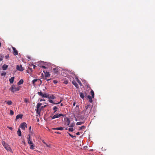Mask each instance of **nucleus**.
<instances>
[{"label": "nucleus", "mask_w": 155, "mask_h": 155, "mask_svg": "<svg viewBox=\"0 0 155 155\" xmlns=\"http://www.w3.org/2000/svg\"><path fill=\"white\" fill-rule=\"evenodd\" d=\"M62 101V100H61L60 102H59L58 103H56V104H60Z\"/></svg>", "instance_id": "obj_42"}, {"label": "nucleus", "mask_w": 155, "mask_h": 155, "mask_svg": "<svg viewBox=\"0 0 155 155\" xmlns=\"http://www.w3.org/2000/svg\"><path fill=\"white\" fill-rule=\"evenodd\" d=\"M16 69L17 70L20 71H23L24 70V68L22 67L21 65H17V66Z\"/></svg>", "instance_id": "obj_5"}, {"label": "nucleus", "mask_w": 155, "mask_h": 155, "mask_svg": "<svg viewBox=\"0 0 155 155\" xmlns=\"http://www.w3.org/2000/svg\"><path fill=\"white\" fill-rule=\"evenodd\" d=\"M78 82L79 83V84L81 85V82H80V81L79 80H78Z\"/></svg>", "instance_id": "obj_44"}, {"label": "nucleus", "mask_w": 155, "mask_h": 155, "mask_svg": "<svg viewBox=\"0 0 155 155\" xmlns=\"http://www.w3.org/2000/svg\"><path fill=\"white\" fill-rule=\"evenodd\" d=\"M20 86L12 85L10 89L11 91L12 92H15L18 91L20 89Z\"/></svg>", "instance_id": "obj_2"}, {"label": "nucleus", "mask_w": 155, "mask_h": 155, "mask_svg": "<svg viewBox=\"0 0 155 155\" xmlns=\"http://www.w3.org/2000/svg\"><path fill=\"white\" fill-rule=\"evenodd\" d=\"M23 115L22 114H18L16 116V119H18L19 118H22Z\"/></svg>", "instance_id": "obj_12"}, {"label": "nucleus", "mask_w": 155, "mask_h": 155, "mask_svg": "<svg viewBox=\"0 0 155 155\" xmlns=\"http://www.w3.org/2000/svg\"><path fill=\"white\" fill-rule=\"evenodd\" d=\"M91 93L92 96V98H94V93L93 90H91Z\"/></svg>", "instance_id": "obj_23"}, {"label": "nucleus", "mask_w": 155, "mask_h": 155, "mask_svg": "<svg viewBox=\"0 0 155 155\" xmlns=\"http://www.w3.org/2000/svg\"><path fill=\"white\" fill-rule=\"evenodd\" d=\"M31 129V127H30L29 128V130H30Z\"/></svg>", "instance_id": "obj_58"}, {"label": "nucleus", "mask_w": 155, "mask_h": 155, "mask_svg": "<svg viewBox=\"0 0 155 155\" xmlns=\"http://www.w3.org/2000/svg\"><path fill=\"white\" fill-rule=\"evenodd\" d=\"M53 72L55 73H57L58 72V69L56 68H54L53 69Z\"/></svg>", "instance_id": "obj_18"}, {"label": "nucleus", "mask_w": 155, "mask_h": 155, "mask_svg": "<svg viewBox=\"0 0 155 155\" xmlns=\"http://www.w3.org/2000/svg\"><path fill=\"white\" fill-rule=\"evenodd\" d=\"M20 127L23 130H25V128L27 127V124L25 122L21 124Z\"/></svg>", "instance_id": "obj_4"}, {"label": "nucleus", "mask_w": 155, "mask_h": 155, "mask_svg": "<svg viewBox=\"0 0 155 155\" xmlns=\"http://www.w3.org/2000/svg\"><path fill=\"white\" fill-rule=\"evenodd\" d=\"M27 139H28V140H31V139L30 138V134L28 135V137Z\"/></svg>", "instance_id": "obj_41"}, {"label": "nucleus", "mask_w": 155, "mask_h": 155, "mask_svg": "<svg viewBox=\"0 0 155 155\" xmlns=\"http://www.w3.org/2000/svg\"><path fill=\"white\" fill-rule=\"evenodd\" d=\"M46 105H44V106H42L41 107V108H44V107H46Z\"/></svg>", "instance_id": "obj_50"}, {"label": "nucleus", "mask_w": 155, "mask_h": 155, "mask_svg": "<svg viewBox=\"0 0 155 155\" xmlns=\"http://www.w3.org/2000/svg\"><path fill=\"white\" fill-rule=\"evenodd\" d=\"M76 134L77 135H80V133L79 132H78L77 133H76Z\"/></svg>", "instance_id": "obj_52"}, {"label": "nucleus", "mask_w": 155, "mask_h": 155, "mask_svg": "<svg viewBox=\"0 0 155 155\" xmlns=\"http://www.w3.org/2000/svg\"><path fill=\"white\" fill-rule=\"evenodd\" d=\"M74 122L73 123H72L71 124V125L70 126H69L70 127H74Z\"/></svg>", "instance_id": "obj_37"}, {"label": "nucleus", "mask_w": 155, "mask_h": 155, "mask_svg": "<svg viewBox=\"0 0 155 155\" xmlns=\"http://www.w3.org/2000/svg\"><path fill=\"white\" fill-rule=\"evenodd\" d=\"M28 143L30 145L33 143L32 141L31 140H28Z\"/></svg>", "instance_id": "obj_29"}, {"label": "nucleus", "mask_w": 155, "mask_h": 155, "mask_svg": "<svg viewBox=\"0 0 155 155\" xmlns=\"http://www.w3.org/2000/svg\"><path fill=\"white\" fill-rule=\"evenodd\" d=\"M14 78L15 77H12L9 79V81L11 84H12L13 83Z\"/></svg>", "instance_id": "obj_11"}, {"label": "nucleus", "mask_w": 155, "mask_h": 155, "mask_svg": "<svg viewBox=\"0 0 155 155\" xmlns=\"http://www.w3.org/2000/svg\"><path fill=\"white\" fill-rule=\"evenodd\" d=\"M3 58V56H1V57L0 58V62L1 61Z\"/></svg>", "instance_id": "obj_39"}, {"label": "nucleus", "mask_w": 155, "mask_h": 155, "mask_svg": "<svg viewBox=\"0 0 155 155\" xmlns=\"http://www.w3.org/2000/svg\"><path fill=\"white\" fill-rule=\"evenodd\" d=\"M38 94L41 96H42L43 95V94L41 92H38Z\"/></svg>", "instance_id": "obj_33"}, {"label": "nucleus", "mask_w": 155, "mask_h": 155, "mask_svg": "<svg viewBox=\"0 0 155 155\" xmlns=\"http://www.w3.org/2000/svg\"><path fill=\"white\" fill-rule=\"evenodd\" d=\"M42 97H45V98H48V96L47 95V94H43Z\"/></svg>", "instance_id": "obj_22"}, {"label": "nucleus", "mask_w": 155, "mask_h": 155, "mask_svg": "<svg viewBox=\"0 0 155 155\" xmlns=\"http://www.w3.org/2000/svg\"><path fill=\"white\" fill-rule=\"evenodd\" d=\"M38 80V79H35L33 80L32 81V84H33V85L34 86H35V83Z\"/></svg>", "instance_id": "obj_14"}, {"label": "nucleus", "mask_w": 155, "mask_h": 155, "mask_svg": "<svg viewBox=\"0 0 155 155\" xmlns=\"http://www.w3.org/2000/svg\"><path fill=\"white\" fill-rule=\"evenodd\" d=\"M28 101V100L26 98H25L24 100V102L25 103H27Z\"/></svg>", "instance_id": "obj_40"}, {"label": "nucleus", "mask_w": 155, "mask_h": 155, "mask_svg": "<svg viewBox=\"0 0 155 155\" xmlns=\"http://www.w3.org/2000/svg\"><path fill=\"white\" fill-rule=\"evenodd\" d=\"M48 101L49 102L51 103L54 104H56V103H54V102L52 100H51L50 99H49Z\"/></svg>", "instance_id": "obj_30"}, {"label": "nucleus", "mask_w": 155, "mask_h": 155, "mask_svg": "<svg viewBox=\"0 0 155 155\" xmlns=\"http://www.w3.org/2000/svg\"><path fill=\"white\" fill-rule=\"evenodd\" d=\"M6 74V73L5 72H3V73H2L1 74V75L2 76H5Z\"/></svg>", "instance_id": "obj_38"}, {"label": "nucleus", "mask_w": 155, "mask_h": 155, "mask_svg": "<svg viewBox=\"0 0 155 155\" xmlns=\"http://www.w3.org/2000/svg\"><path fill=\"white\" fill-rule=\"evenodd\" d=\"M1 42H0V47H1Z\"/></svg>", "instance_id": "obj_61"}, {"label": "nucleus", "mask_w": 155, "mask_h": 155, "mask_svg": "<svg viewBox=\"0 0 155 155\" xmlns=\"http://www.w3.org/2000/svg\"><path fill=\"white\" fill-rule=\"evenodd\" d=\"M2 145H3V146L4 147L5 146H6L7 145V144H6V143L5 142L3 141H2Z\"/></svg>", "instance_id": "obj_34"}, {"label": "nucleus", "mask_w": 155, "mask_h": 155, "mask_svg": "<svg viewBox=\"0 0 155 155\" xmlns=\"http://www.w3.org/2000/svg\"><path fill=\"white\" fill-rule=\"evenodd\" d=\"M30 148L31 149H34V146L33 144V143L30 144Z\"/></svg>", "instance_id": "obj_24"}, {"label": "nucleus", "mask_w": 155, "mask_h": 155, "mask_svg": "<svg viewBox=\"0 0 155 155\" xmlns=\"http://www.w3.org/2000/svg\"><path fill=\"white\" fill-rule=\"evenodd\" d=\"M42 68H44V69H46V67L45 66H42Z\"/></svg>", "instance_id": "obj_54"}, {"label": "nucleus", "mask_w": 155, "mask_h": 155, "mask_svg": "<svg viewBox=\"0 0 155 155\" xmlns=\"http://www.w3.org/2000/svg\"><path fill=\"white\" fill-rule=\"evenodd\" d=\"M85 128V127L83 126L80 127L79 129L81 130H83Z\"/></svg>", "instance_id": "obj_25"}, {"label": "nucleus", "mask_w": 155, "mask_h": 155, "mask_svg": "<svg viewBox=\"0 0 155 155\" xmlns=\"http://www.w3.org/2000/svg\"><path fill=\"white\" fill-rule=\"evenodd\" d=\"M84 123V122H78L76 123V125H77L83 124Z\"/></svg>", "instance_id": "obj_26"}, {"label": "nucleus", "mask_w": 155, "mask_h": 155, "mask_svg": "<svg viewBox=\"0 0 155 155\" xmlns=\"http://www.w3.org/2000/svg\"><path fill=\"white\" fill-rule=\"evenodd\" d=\"M7 103L8 105H11L12 104V102L11 101H9L7 102Z\"/></svg>", "instance_id": "obj_27"}, {"label": "nucleus", "mask_w": 155, "mask_h": 155, "mask_svg": "<svg viewBox=\"0 0 155 155\" xmlns=\"http://www.w3.org/2000/svg\"><path fill=\"white\" fill-rule=\"evenodd\" d=\"M53 82L54 83H57V81L55 80H54L53 81Z\"/></svg>", "instance_id": "obj_51"}, {"label": "nucleus", "mask_w": 155, "mask_h": 155, "mask_svg": "<svg viewBox=\"0 0 155 155\" xmlns=\"http://www.w3.org/2000/svg\"><path fill=\"white\" fill-rule=\"evenodd\" d=\"M68 130L69 131H71V132H72L74 130L73 128L72 127L69 128Z\"/></svg>", "instance_id": "obj_31"}, {"label": "nucleus", "mask_w": 155, "mask_h": 155, "mask_svg": "<svg viewBox=\"0 0 155 155\" xmlns=\"http://www.w3.org/2000/svg\"><path fill=\"white\" fill-rule=\"evenodd\" d=\"M43 141V143H44L45 144V145H46V144H47V143H46L44 141Z\"/></svg>", "instance_id": "obj_55"}, {"label": "nucleus", "mask_w": 155, "mask_h": 155, "mask_svg": "<svg viewBox=\"0 0 155 155\" xmlns=\"http://www.w3.org/2000/svg\"><path fill=\"white\" fill-rule=\"evenodd\" d=\"M67 125L69 126V124H70V121L68 118H67Z\"/></svg>", "instance_id": "obj_28"}, {"label": "nucleus", "mask_w": 155, "mask_h": 155, "mask_svg": "<svg viewBox=\"0 0 155 155\" xmlns=\"http://www.w3.org/2000/svg\"><path fill=\"white\" fill-rule=\"evenodd\" d=\"M75 103H74V104H73V105L74 106H75Z\"/></svg>", "instance_id": "obj_57"}, {"label": "nucleus", "mask_w": 155, "mask_h": 155, "mask_svg": "<svg viewBox=\"0 0 155 155\" xmlns=\"http://www.w3.org/2000/svg\"><path fill=\"white\" fill-rule=\"evenodd\" d=\"M32 66H33V68L35 69V68L36 67V66L35 65H32Z\"/></svg>", "instance_id": "obj_53"}, {"label": "nucleus", "mask_w": 155, "mask_h": 155, "mask_svg": "<svg viewBox=\"0 0 155 155\" xmlns=\"http://www.w3.org/2000/svg\"><path fill=\"white\" fill-rule=\"evenodd\" d=\"M72 83L76 87H78V85L77 83L76 82H75V81H73L72 82Z\"/></svg>", "instance_id": "obj_19"}, {"label": "nucleus", "mask_w": 155, "mask_h": 155, "mask_svg": "<svg viewBox=\"0 0 155 155\" xmlns=\"http://www.w3.org/2000/svg\"><path fill=\"white\" fill-rule=\"evenodd\" d=\"M80 96L81 98L82 99H83L84 97V96L83 93L82 92H81L80 93Z\"/></svg>", "instance_id": "obj_21"}, {"label": "nucleus", "mask_w": 155, "mask_h": 155, "mask_svg": "<svg viewBox=\"0 0 155 155\" xmlns=\"http://www.w3.org/2000/svg\"><path fill=\"white\" fill-rule=\"evenodd\" d=\"M61 106H63V104H62V103H61Z\"/></svg>", "instance_id": "obj_56"}, {"label": "nucleus", "mask_w": 155, "mask_h": 155, "mask_svg": "<svg viewBox=\"0 0 155 155\" xmlns=\"http://www.w3.org/2000/svg\"><path fill=\"white\" fill-rule=\"evenodd\" d=\"M39 119H38L37 120V121H38V122H39Z\"/></svg>", "instance_id": "obj_60"}, {"label": "nucleus", "mask_w": 155, "mask_h": 155, "mask_svg": "<svg viewBox=\"0 0 155 155\" xmlns=\"http://www.w3.org/2000/svg\"><path fill=\"white\" fill-rule=\"evenodd\" d=\"M45 101V99H41V100H40V102H41V101Z\"/></svg>", "instance_id": "obj_48"}, {"label": "nucleus", "mask_w": 155, "mask_h": 155, "mask_svg": "<svg viewBox=\"0 0 155 155\" xmlns=\"http://www.w3.org/2000/svg\"><path fill=\"white\" fill-rule=\"evenodd\" d=\"M50 79H48V80H47V81H49V80Z\"/></svg>", "instance_id": "obj_62"}, {"label": "nucleus", "mask_w": 155, "mask_h": 155, "mask_svg": "<svg viewBox=\"0 0 155 155\" xmlns=\"http://www.w3.org/2000/svg\"><path fill=\"white\" fill-rule=\"evenodd\" d=\"M10 113L11 115H13L14 114V112L12 110H10Z\"/></svg>", "instance_id": "obj_32"}, {"label": "nucleus", "mask_w": 155, "mask_h": 155, "mask_svg": "<svg viewBox=\"0 0 155 155\" xmlns=\"http://www.w3.org/2000/svg\"><path fill=\"white\" fill-rule=\"evenodd\" d=\"M23 80L21 79L18 82L17 84L18 85H21L23 83Z\"/></svg>", "instance_id": "obj_15"}, {"label": "nucleus", "mask_w": 155, "mask_h": 155, "mask_svg": "<svg viewBox=\"0 0 155 155\" xmlns=\"http://www.w3.org/2000/svg\"><path fill=\"white\" fill-rule=\"evenodd\" d=\"M91 108V107L90 104H88L85 107V109L83 110V112L85 116H86L90 113Z\"/></svg>", "instance_id": "obj_1"}, {"label": "nucleus", "mask_w": 155, "mask_h": 155, "mask_svg": "<svg viewBox=\"0 0 155 155\" xmlns=\"http://www.w3.org/2000/svg\"><path fill=\"white\" fill-rule=\"evenodd\" d=\"M61 116H63V115L62 114H57L54 115L53 116L51 117L52 119H53L55 118H58Z\"/></svg>", "instance_id": "obj_3"}, {"label": "nucleus", "mask_w": 155, "mask_h": 155, "mask_svg": "<svg viewBox=\"0 0 155 155\" xmlns=\"http://www.w3.org/2000/svg\"><path fill=\"white\" fill-rule=\"evenodd\" d=\"M39 109L37 110V112L38 114H39L40 113V110L39 111Z\"/></svg>", "instance_id": "obj_43"}, {"label": "nucleus", "mask_w": 155, "mask_h": 155, "mask_svg": "<svg viewBox=\"0 0 155 155\" xmlns=\"http://www.w3.org/2000/svg\"><path fill=\"white\" fill-rule=\"evenodd\" d=\"M54 132L57 134H60V133L57 131H54Z\"/></svg>", "instance_id": "obj_45"}, {"label": "nucleus", "mask_w": 155, "mask_h": 155, "mask_svg": "<svg viewBox=\"0 0 155 155\" xmlns=\"http://www.w3.org/2000/svg\"><path fill=\"white\" fill-rule=\"evenodd\" d=\"M8 57H9L8 55H7L5 56V58H6V59L8 58Z\"/></svg>", "instance_id": "obj_47"}, {"label": "nucleus", "mask_w": 155, "mask_h": 155, "mask_svg": "<svg viewBox=\"0 0 155 155\" xmlns=\"http://www.w3.org/2000/svg\"><path fill=\"white\" fill-rule=\"evenodd\" d=\"M46 146L47 147H50L51 145H50V144H49V145H48V144H46Z\"/></svg>", "instance_id": "obj_46"}, {"label": "nucleus", "mask_w": 155, "mask_h": 155, "mask_svg": "<svg viewBox=\"0 0 155 155\" xmlns=\"http://www.w3.org/2000/svg\"><path fill=\"white\" fill-rule=\"evenodd\" d=\"M17 134L19 136H21V132L20 129H19L17 131Z\"/></svg>", "instance_id": "obj_13"}, {"label": "nucleus", "mask_w": 155, "mask_h": 155, "mask_svg": "<svg viewBox=\"0 0 155 155\" xmlns=\"http://www.w3.org/2000/svg\"><path fill=\"white\" fill-rule=\"evenodd\" d=\"M12 49L13 50L14 52L13 54L15 55H16L18 54V52L16 50V48L14 47H12Z\"/></svg>", "instance_id": "obj_6"}, {"label": "nucleus", "mask_w": 155, "mask_h": 155, "mask_svg": "<svg viewBox=\"0 0 155 155\" xmlns=\"http://www.w3.org/2000/svg\"><path fill=\"white\" fill-rule=\"evenodd\" d=\"M48 98L49 99H54V98H55V96H54V95H52L50 96H48Z\"/></svg>", "instance_id": "obj_16"}, {"label": "nucleus", "mask_w": 155, "mask_h": 155, "mask_svg": "<svg viewBox=\"0 0 155 155\" xmlns=\"http://www.w3.org/2000/svg\"><path fill=\"white\" fill-rule=\"evenodd\" d=\"M8 67V66L5 64H4L2 66V68L3 70H6Z\"/></svg>", "instance_id": "obj_9"}, {"label": "nucleus", "mask_w": 155, "mask_h": 155, "mask_svg": "<svg viewBox=\"0 0 155 155\" xmlns=\"http://www.w3.org/2000/svg\"><path fill=\"white\" fill-rule=\"evenodd\" d=\"M8 127L11 130H12V127Z\"/></svg>", "instance_id": "obj_49"}, {"label": "nucleus", "mask_w": 155, "mask_h": 155, "mask_svg": "<svg viewBox=\"0 0 155 155\" xmlns=\"http://www.w3.org/2000/svg\"><path fill=\"white\" fill-rule=\"evenodd\" d=\"M68 134L69 135L71 136L72 138H74V137H76V136H74L72 135L71 134H70V133H68Z\"/></svg>", "instance_id": "obj_35"}, {"label": "nucleus", "mask_w": 155, "mask_h": 155, "mask_svg": "<svg viewBox=\"0 0 155 155\" xmlns=\"http://www.w3.org/2000/svg\"><path fill=\"white\" fill-rule=\"evenodd\" d=\"M50 74L49 73H47V74H45V77H49L50 76Z\"/></svg>", "instance_id": "obj_36"}, {"label": "nucleus", "mask_w": 155, "mask_h": 155, "mask_svg": "<svg viewBox=\"0 0 155 155\" xmlns=\"http://www.w3.org/2000/svg\"><path fill=\"white\" fill-rule=\"evenodd\" d=\"M58 108V107H57L56 106H54V107L53 109L54 110V113H55V112L57 111Z\"/></svg>", "instance_id": "obj_20"}, {"label": "nucleus", "mask_w": 155, "mask_h": 155, "mask_svg": "<svg viewBox=\"0 0 155 155\" xmlns=\"http://www.w3.org/2000/svg\"><path fill=\"white\" fill-rule=\"evenodd\" d=\"M65 83L66 84H67V82H65Z\"/></svg>", "instance_id": "obj_59"}, {"label": "nucleus", "mask_w": 155, "mask_h": 155, "mask_svg": "<svg viewBox=\"0 0 155 155\" xmlns=\"http://www.w3.org/2000/svg\"><path fill=\"white\" fill-rule=\"evenodd\" d=\"M52 129L54 130H62L64 129V128L63 127H57V128H53Z\"/></svg>", "instance_id": "obj_8"}, {"label": "nucleus", "mask_w": 155, "mask_h": 155, "mask_svg": "<svg viewBox=\"0 0 155 155\" xmlns=\"http://www.w3.org/2000/svg\"><path fill=\"white\" fill-rule=\"evenodd\" d=\"M4 147L8 151H10L11 150V149L8 145H6V146H4Z\"/></svg>", "instance_id": "obj_7"}, {"label": "nucleus", "mask_w": 155, "mask_h": 155, "mask_svg": "<svg viewBox=\"0 0 155 155\" xmlns=\"http://www.w3.org/2000/svg\"><path fill=\"white\" fill-rule=\"evenodd\" d=\"M42 105V104L41 103H38L37 104L36 107L37 110L39 109V108L40 107V106Z\"/></svg>", "instance_id": "obj_17"}, {"label": "nucleus", "mask_w": 155, "mask_h": 155, "mask_svg": "<svg viewBox=\"0 0 155 155\" xmlns=\"http://www.w3.org/2000/svg\"><path fill=\"white\" fill-rule=\"evenodd\" d=\"M87 98L89 99V102L90 103H92L93 101L92 98L91 96L90 95H88L87 96Z\"/></svg>", "instance_id": "obj_10"}]
</instances>
